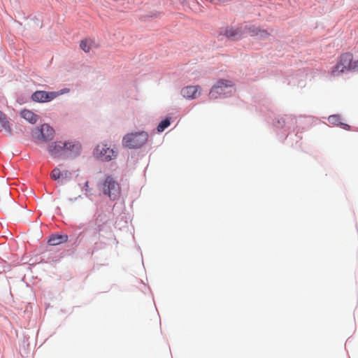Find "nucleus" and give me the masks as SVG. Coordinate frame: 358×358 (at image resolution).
Instances as JSON below:
<instances>
[{"label": "nucleus", "mask_w": 358, "mask_h": 358, "mask_svg": "<svg viewBox=\"0 0 358 358\" xmlns=\"http://www.w3.org/2000/svg\"><path fill=\"white\" fill-rule=\"evenodd\" d=\"M148 134L147 132H134L125 135L122 143L125 147L135 149L142 147L148 141Z\"/></svg>", "instance_id": "2"}, {"label": "nucleus", "mask_w": 358, "mask_h": 358, "mask_svg": "<svg viewBox=\"0 0 358 358\" xmlns=\"http://www.w3.org/2000/svg\"><path fill=\"white\" fill-rule=\"evenodd\" d=\"M285 121H286L285 117H280L278 120L279 127L283 128L285 126Z\"/></svg>", "instance_id": "21"}, {"label": "nucleus", "mask_w": 358, "mask_h": 358, "mask_svg": "<svg viewBox=\"0 0 358 358\" xmlns=\"http://www.w3.org/2000/svg\"><path fill=\"white\" fill-rule=\"evenodd\" d=\"M234 85L232 82L227 80H220L211 88L209 97L212 99H216L222 96H227L232 93Z\"/></svg>", "instance_id": "3"}, {"label": "nucleus", "mask_w": 358, "mask_h": 358, "mask_svg": "<svg viewBox=\"0 0 358 358\" xmlns=\"http://www.w3.org/2000/svg\"><path fill=\"white\" fill-rule=\"evenodd\" d=\"M68 236L67 235H59V234H52L48 239V244L50 245H57L63 243H66L68 241Z\"/></svg>", "instance_id": "11"}, {"label": "nucleus", "mask_w": 358, "mask_h": 358, "mask_svg": "<svg viewBox=\"0 0 358 358\" xmlns=\"http://www.w3.org/2000/svg\"><path fill=\"white\" fill-rule=\"evenodd\" d=\"M94 154L102 161H110L117 156V152L106 144H99L94 150Z\"/></svg>", "instance_id": "7"}, {"label": "nucleus", "mask_w": 358, "mask_h": 358, "mask_svg": "<svg viewBox=\"0 0 358 358\" xmlns=\"http://www.w3.org/2000/svg\"><path fill=\"white\" fill-rule=\"evenodd\" d=\"M21 117L31 124H35L38 120V116L29 110L24 109L21 111Z\"/></svg>", "instance_id": "13"}, {"label": "nucleus", "mask_w": 358, "mask_h": 358, "mask_svg": "<svg viewBox=\"0 0 358 358\" xmlns=\"http://www.w3.org/2000/svg\"><path fill=\"white\" fill-rule=\"evenodd\" d=\"M170 124L171 122L169 118L162 120L157 126V131L159 132H162L165 129H166L170 125Z\"/></svg>", "instance_id": "16"}, {"label": "nucleus", "mask_w": 358, "mask_h": 358, "mask_svg": "<svg viewBox=\"0 0 358 358\" xmlns=\"http://www.w3.org/2000/svg\"><path fill=\"white\" fill-rule=\"evenodd\" d=\"M71 173L68 171H65L62 172L61 178L62 179L63 178L69 179V178H71Z\"/></svg>", "instance_id": "20"}, {"label": "nucleus", "mask_w": 358, "mask_h": 358, "mask_svg": "<svg viewBox=\"0 0 358 358\" xmlns=\"http://www.w3.org/2000/svg\"><path fill=\"white\" fill-rule=\"evenodd\" d=\"M353 70H358V59L354 62Z\"/></svg>", "instance_id": "23"}, {"label": "nucleus", "mask_w": 358, "mask_h": 358, "mask_svg": "<svg viewBox=\"0 0 358 358\" xmlns=\"http://www.w3.org/2000/svg\"><path fill=\"white\" fill-rule=\"evenodd\" d=\"M353 56L350 52L342 54L338 63L333 67L331 75L332 76H338L343 73L353 70L354 62H352Z\"/></svg>", "instance_id": "4"}, {"label": "nucleus", "mask_w": 358, "mask_h": 358, "mask_svg": "<svg viewBox=\"0 0 358 358\" xmlns=\"http://www.w3.org/2000/svg\"><path fill=\"white\" fill-rule=\"evenodd\" d=\"M223 34L229 38L237 40L241 38L243 34V31L238 28L228 26L226 27Z\"/></svg>", "instance_id": "10"}, {"label": "nucleus", "mask_w": 358, "mask_h": 358, "mask_svg": "<svg viewBox=\"0 0 358 358\" xmlns=\"http://www.w3.org/2000/svg\"><path fill=\"white\" fill-rule=\"evenodd\" d=\"M328 121L331 124L340 125L341 123V117L338 115H332L328 117Z\"/></svg>", "instance_id": "17"}, {"label": "nucleus", "mask_w": 358, "mask_h": 358, "mask_svg": "<svg viewBox=\"0 0 358 358\" xmlns=\"http://www.w3.org/2000/svg\"><path fill=\"white\" fill-rule=\"evenodd\" d=\"M248 33L251 36H258L259 38H265L268 36L266 31L261 30L255 26L250 27L248 29Z\"/></svg>", "instance_id": "12"}, {"label": "nucleus", "mask_w": 358, "mask_h": 358, "mask_svg": "<svg viewBox=\"0 0 358 358\" xmlns=\"http://www.w3.org/2000/svg\"><path fill=\"white\" fill-rule=\"evenodd\" d=\"M59 94L56 92L36 91L32 94L31 98L34 101L48 102L53 100Z\"/></svg>", "instance_id": "8"}, {"label": "nucleus", "mask_w": 358, "mask_h": 358, "mask_svg": "<svg viewBox=\"0 0 358 358\" xmlns=\"http://www.w3.org/2000/svg\"><path fill=\"white\" fill-rule=\"evenodd\" d=\"M0 124H1L2 127L8 132L9 134H11V129L10 127V122L7 119V116L0 110Z\"/></svg>", "instance_id": "14"}, {"label": "nucleus", "mask_w": 358, "mask_h": 358, "mask_svg": "<svg viewBox=\"0 0 358 358\" xmlns=\"http://www.w3.org/2000/svg\"><path fill=\"white\" fill-rule=\"evenodd\" d=\"M54 135V129L48 124H42L40 128L35 129L32 132V136L35 139L44 142L52 140Z\"/></svg>", "instance_id": "6"}, {"label": "nucleus", "mask_w": 358, "mask_h": 358, "mask_svg": "<svg viewBox=\"0 0 358 358\" xmlns=\"http://www.w3.org/2000/svg\"><path fill=\"white\" fill-rule=\"evenodd\" d=\"M199 86H187L181 90V94L185 99H194L199 95Z\"/></svg>", "instance_id": "9"}, {"label": "nucleus", "mask_w": 358, "mask_h": 358, "mask_svg": "<svg viewBox=\"0 0 358 358\" xmlns=\"http://www.w3.org/2000/svg\"><path fill=\"white\" fill-rule=\"evenodd\" d=\"M61 176L62 172L58 168L54 169L50 173L51 178L55 180H59L61 178Z\"/></svg>", "instance_id": "18"}, {"label": "nucleus", "mask_w": 358, "mask_h": 358, "mask_svg": "<svg viewBox=\"0 0 358 358\" xmlns=\"http://www.w3.org/2000/svg\"><path fill=\"white\" fill-rule=\"evenodd\" d=\"M93 42L90 39H85L80 41V48L85 52H89L92 48Z\"/></svg>", "instance_id": "15"}, {"label": "nucleus", "mask_w": 358, "mask_h": 358, "mask_svg": "<svg viewBox=\"0 0 358 358\" xmlns=\"http://www.w3.org/2000/svg\"><path fill=\"white\" fill-rule=\"evenodd\" d=\"M180 3L184 5L187 3V0H178Z\"/></svg>", "instance_id": "24"}, {"label": "nucleus", "mask_w": 358, "mask_h": 358, "mask_svg": "<svg viewBox=\"0 0 358 358\" xmlns=\"http://www.w3.org/2000/svg\"><path fill=\"white\" fill-rule=\"evenodd\" d=\"M81 145L74 141H57L52 143L48 146V152L53 157H59L62 155L69 153L76 157L80 153Z\"/></svg>", "instance_id": "1"}, {"label": "nucleus", "mask_w": 358, "mask_h": 358, "mask_svg": "<svg viewBox=\"0 0 358 358\" xmlns=\"http://www.w3.org/2000/svg\"><path fill=\"white\" fill-rule=\"evenodd\" d=\"M340 125L341 126V127L345 130H350V126L348 124H345V123H343L341 122L340 124Z\"/></svg>", "instance_id": "22"}, {"label": "nucleus", "mask_w": 358, "mask_h": 358, "mask_svg": "<svg viewBox=\"0 0 358 358\" xmlns=\"http://www.w3.org/2000/svg\"><path fill=\"white\" fill-rule=\"evenodd\" d=\"M104 194L108 195L112 200L117 199L120 194V187L117 181L111 176H107L102 185Z\"/></svg>", "instance_id": "5"}, {"label": "nucleus", "mask_w": 358, "mask_h": 358, "mask_svg": "<svg viewBox=\"0 0 358 358\" xmlns=\"http://www.w3.org/2000/svg\"><path fill=\"white\" fill-rule=\"evenodd\" d=\"M101 249V242L100 241V236H99L96 238V241L94 243L92 246V253H94L96 251H98Z\"/></svg>", "instance_id": "19"}]
</instances>
